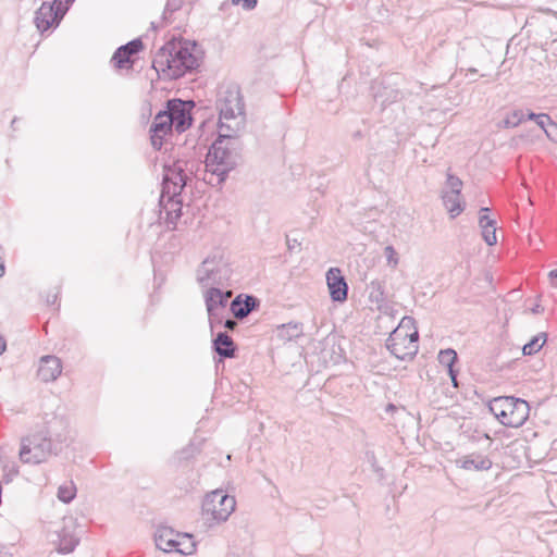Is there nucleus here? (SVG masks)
I'll use <instances>...</instances> for the list:
<instances>
[{"mask_svg":"<svg viewBox=\"0 0 557 557\" xmlns=\"http://www.w3.org/2000/svg\"><path fill=\"white\" fill-rule=\"evenodd\" d=\"M196 52V44L171 40L156 53L152 66L164 77L177 79L198 67L199 55Z\"/></svg>","mask_w":557,"mask_h":557,"instance_id":"nucleus-1","label":"nucleus"},{"mask_svg":"<svg viewBox=\"0 0 557 557\" xmlns=\"http://www.w3.org/2000/svg\"><path fill=\"white\" fill-rule=\"evenodd\" d=\"M237 136H223L219 129V137L210 147L206 157V173L203 181L212 186L221 185L227 174L235 169L239 160L236 147Z\"/></svg>","mask_w":557,"mask_h":557,"instance_id":"nucleus-2","label":"nucleus"},{"mask_svg":"<svg viewBox=\"0 0 557 557\" xmlns=\"http://www.w3.org/2000/svg\"><path fill=\"white\" fill-rule=\"evenodd\" d=\"M219 129L223 136H238L246 124L245 104L240 90L231 85L221 89L216 99Z\"/></svg>","mask_w":557,"mask_h":557,"instance_id":"nucleus-3","label":"nucleus"},{"mask_svg":"<svg viewBox=\"0 0 557 557\" xmlns=\"http://www.w3.org/2000/svg\"><path fill=\"white\" fill-rule=\"evenodd\" d=\"M236 508L234 496L223 490H214L206 494L201 504V519L208 529L226 522Z\"/></svg>","mask_w":557,"mask_h":557,"instance_id":"nucleus-4","label":"nucleus"},{"mask_svg":"<svg viewBox=\"0 0 557 557\" xmlns=\"http://www.w3.org/2000/svg\"><path fill=\"white\" fill-rule=\"evenodd\" d=\"M418 338L419 334L414 325V319L404 317L386 339V348L397 359H411L418 351Z\"/></svg>","mask_w":557,"mask_h":557,"instance_id":"nucleus-5","label":"nucleus"},{"mask_svg":"<svg viewBox=\"0 0 557 557\" xmlns=\"http://www.w3.org/2000/svg\"><path fill=\"white\" fill-rule=\"evenodd\" d=\"M232 274L228 260L221 250L210 253L198 267L196 280L202 288L224 286Z\"/></svg>","mask_w":557,"mask_h":557,"instance_id":"nucleus-6","label":"nucleus"},{"mask_svg":"<svg viewBox=\"0 0 557 557\" xmlns=\"http://www.w3.org/2000/svg\"><path fill=\"white\" fill-rule=\"evenodd\" d=\"M488 407L496 419L508 428H520L530 414L528 401L513 396L496 397L491 400Z\"/></svg>","mask_w":557,"mask_h":557,"instance_id":"nucleus-7","label":"nucleus"},{"mask_svg":"<svg viewBox=\"0 0 557 557\" xmlns=\"http://www.w3.org/2000/svg\"><path fill=\"white\" fill-rule=\"evenodd\" d=\"M195 162L177 160L172 165L164 168L161 201L166 197H180L182 190L193 178Z\"/></svg>","mask_w":557,"mask_h":557,"instance_id":"nucleus-8","label":"nucleus"},{"mask_svg":"<svg viewBox=\"0 0 557 557\" xmlns=\"http://www.w3.org/2000/svg\"><path fill=\"white\" fill-rule=\"evenodd\" d=\"M51 454L52 443L45 432H39L22 440L20 458L24 463H41Z\"/></svg>","mask_w":557,"mask_h":557,"instance_id":"nucleus-9","label":"nucleus"},{"mask_svg":"<svg viewBox=\"0 0 557 557\" xmlns=\"http://www.w3.org/2000/svg\"><path fill=\"white\" fill-rule=\"evenodd\" d=\"M232 297L231 290H222L219 287L207 288L203 292L206 309L211 331L215 324H222L227 313V302Z\"/></svg>","mask_w":557,"mask_h":557,"instance_id":"nucleus-10","label":"nucleus"},{"mask_svg":"<svg viewBox=\"0 0 557 557\" xmlns=\"http://www.w3.org/2000/svg\"><path fill=\"white\" fill-rule=\"evenodd\" d=\"M191 102L183 101L181 99H172L166 103V111L171 120L173 121V126L177 133L185 132L191 125Z\"/></svg>","mask_w":557,"mask_h":557,"instance_id":"nucleus-11","label":"nucleus"},{"mask_svg":"<svg viewBox=\"0 0 557 557\" xmlns=\"http://www.w3.org/2000/svg\"><path fill=\"white\" fill-rule=\"evenodd\" d=\"M61 1L54 0L53 3L44 2L35 13V25L40 33L48 30L54 24H59L64 12L58 7L54 9V3Z\"/></svg>","mask_w":557,"mask_h":557,"instance_id":"nucleus-12","label":"nucleus"},{"mask_svg":"<svg viewBox=\"0 0 557 557\" xmlns=\"http://www.w3.org/2000/svg\"><path fill=\"white\" fill-rule=\"evenodd\" d=\"M173 128V121L166 109L158 112L150 126V139L154 149H161L163 139L172 133Z\"/></svg>","mask_w":557,"mask_h":557,"instance_id":"nucleus-13","label":"nucleus"},{"mask_svg":"<svg viewBox=\"0 0 557 557\" xmlns=\"http://www.w3.org/2000/svg\"><path fill=\"white\" fill-rule=\"evenodd\" d=\"M326 283L333 301L343 302L347 299L348 285L338 268L326 272Z\"/></svg>","mask_w":557,"mask_h":557,"instance_id":"nucleus-14","label":"nucleus"},{"mask_svg":"<svg viewBox=\"0 0 557 557\" xmlns=\"http://www.w3.org/2000/svg\"><path fill=\"white\" fill-rule=\"evenodd\" d=\"M143 49L140 39H134L116 49L112 57V62L117 69H128L133 65L132 55L138 53Z\"/></svg>","mask_w":557,"mask_h":557,"instance_id":"nucleus-15","label":"nucleus"},{"mask_svg":"<svg viewBox=\"0 0 557 557\" xmlns=\"http://www.w3.org/2000/svg\"><path fill=\"white\" fill-rule=\"evenodd\" d=\"M61 373L62 362L58 357L48 355L40 358L37 374L42 382H53Z\"/></svg>","mask_w":557,"mask_h":557,"instance_id":"nucleus-16","label":"nucleus"},{"mask_svg":"<svg viewBox=\"0 0 557 557\" xmlns=\"http://www.w3.org/2000/svg\"><path fill=\"white\" fill-rule=\"evenodd\" d=\"M459 468L467 471H487L492 468V460L481 453H470L456 460Z\"/></svg>","mask_w":557,"mask_h":557,"instance_id":"nucleus-17","label":"nucleus"},{"mask_svg":"<svg viewBox=\"0 0 557 557\" xmlns=\"http://www.w3.org/2000/svg\"><path fill=\"white\" fill-rule=\"evenodd\" d=\"M57 540H52L58 544V552L61 554L72 553L78 544V537L74 534V527L67 525L55 532Z\"/></svg>","mask_w":557,"mask_h":557,"instance_id":"nucleus-18","label":"nucleus"},{"mask_svg":"<svg viewBox=\"0 0 557 557\" xmlns=\"http://www.w3.org/2000/svg\"><path fill=\"white\" fill-rule=\"evenodd\" d=\"M257 306L258 299L256 297L247 295L245 299H242V296L239 295L231 302L230 310L236 319H244Z\"/></svg>","mask_w":557,"mask_h":557,"instance_id":"nucleus-19","label":"nucleus"},{"mask_svg":"<svg viewBox=\"0 0 557 557\" xmlns=\"http://www.w3.org/2000/svg\"><path fill=\"white\" fill-rule=\"evenodd\" d=\"M442 200L451 219H455L465 210L466 203L461 199L460 193L442 190Z\"/></svg>","mask_w":557,"mask_h":557,"instance_id":"nucleus-20","label":"nucleus"},{"mask_svg":"<svg viewBox=\"0 0 557 557\" xmlns=\"http://www.w3.org/2000/svg\"><path fill=\"white\" fill-rule=\"evenodd\" d=\"M213 349L222 358H233L235 356V344L231 336L225 332H219L213 339Z\"/></svg>","mask_w":557,"mask_h":557,"instance_id":"nucleus-21","label":"nucleus"},{"mask_svg":"<svg viewBox=\"0 0 557 557\" xmlns=\"http://www.w3.org/2000/svg\"><path fill=\"white\" fill-rule=\"evenodd\" d=\"M164 211L166 212L168 223L174 224L182 214V200L180 197H166L165 201H161Z\"/></svg>","mask_w":557,"mask_h":557,"instance_id":"nucleus-22","label":"nucleus"},{"mask_svg":"<svg viewBox=\"0 0 557 557\" xmlns=\"http://www.w3.org/2000/svg\"><path fill=\"white\" fill-rule=\"evenodd\" d=\"M302 334V325L300 323L289 322L282 324L276 329V337L282 342H289Z\"/></svg>","mask_w":557,"mask_h":557,"instance_id":"nucleus-23","label":"nucleus"},{"mask_svg":"<svg viewBox=\"0 0 557 557\" xmlns=\"http://www.w3.org/2000/svg\"><path fill=\"white\" fill-rule=\"evenodd\" d=\"M176 536H177V532H175L172 528H168V527L159 528L154 535L156 546L159 549L166 552V547L171 541V537H176Z\"/></svg>","mask_w":557,"mask_h":557,"instance_id":"nucleus-24","label":"nucleus"},{"mask_svg":"<svg viewBox=\"0 0 557 557\" xmlns=\"http://www.w3.org/2000/svg\"><path fill=\"white\" fill-rule=\"evenodd\" d=\"M369 298L371 301L382 304L385 301V285L383 281L373 280L369 286Z\"/></svg>","mask_w":557,"mask_h":557,"instance_id":"nucleus-25","label":"nucleus"},{"mask_svg":"<svg viewBox=\"0 0 557 557\" xmlns=\"http://www.w3.org/2000/svg\"><path fill=\"white\" fill-rule=\"evenodd\" d=\"M176 539L180 540V542H177V546H178V554L181 555H191L195 553L196 550V543L194 541V537L193 535L188 534V533H180L177 532V536Z\"/></svg>","mask_w":557,"mask_h":557,"instance_id":"nucleus-26","label":"nucleus"},{"mask_svg":"<svg viewBox=\"0 0 557 557\" xmlns=\"http://www.w3.org/2000/svg\"><path fill=\"white\" fill-rule=\"evenodd\" d=\"M547 334L546 333H540L536 336H534L530 342L523 345L522 347V354L524 356H532L536 354L543 345L546 343Z\"/></svg>","mask_w":557,"mask_h":557,"instance_id":"nucleus-27","label":"nucleus"},{"mask_svg":"<svg viewBox=\"0 0 557 557\" xmlns=\"http://www.w3.org/2000/svg\"><path fill=\"white\" fill-rule=\"evenodd\" d=\"M75 495L76 487L73 484V482L61 485L58 490V498L65 504L71 503L74 499Z\"/></svg>","mask_w":557,"mask_h":557,"instance_id":"nucleus-28","label":"nucleus"},{"mask_svg":"<svg viewBox=\"0 0 557 557\" xmlns=\"http://www.w3.org/2000/svg\"><path fill=\"white\" fill-rule=\"evenodd\" d=\"M457 358V352L451 348L441 350L438 354V362L446 368L454 366Z\"/></svg>","mask_w":557,"mask_h":557,"instance_id":"nucleus-29","label":"nucleus"},{"mask_svg":"<svg viewBox=\"0 0 557 557\" xmlns=\"http://www.w3.org/2000/svg\"><path fill=\"white\" fill-rule=\"evenodd\" d=\"M462 185V181L459 177L451 173H447V178L443 190L461 194Z\"/></svg>","mask_w":557,"mask_h":557,"instance_id":"nucleus-30","label":"nucleus"},{"mask_svg":"<svg viewBox=\"0 0 557 557\" xmlns=\"http://www.w3.org/2000/svg\"><path fill=\"white\" fill-rule=\"evenodd\" d=\"M535 123L545 132V134L549 137L550 133L547 129L548 126L557 128V125L552 121L548 114L540 113L536 116Z\"/></svg>","mask_w":557,"mask_h":557,"instance_id":"nucleus-31","label":"nucleus"},{"mask_svg":"<svg viewBox=\"0 0 557 557\" xmlns=\"http://www.w3.org/2000/svg\"><path fill=\"white\" fill-rule=\"evenodd\" d=\"M523 120L522 111H513L502 123L506 128L518 126Z\"/></svg>","mask_w":557,"mask_h":557,"instance_id":"nucleus-32","label":"nucleus"},{"mask_svg":"<svg viewBox=\"0 0 557 557\" xmlns=\"http://www.w3.org/2000/svg\"><path fill=\"white\" fill-rule=\"evenodd\" d=\"M488 212L490 208L487 207H483L480 209L479 225L481 228H486L487 226L496 225L495 220L490 218Z\"/></svg>","mask_w":557,"mask_h":557,"instance_id":"nucleus-33","label":"nucleus"},{"mask_svg":"<svg viewBox=\"0 0 557 557\" xmlns=\"http://www.w3.org/2000/svg\"><path fill=\"white\" fill-rule=\"evenodd\" d=\"M384 256L389 267H392L393 269L397 268L399 263V258L397 251L393 246H386L384 248Z\"/></svg>","mask_w":557,"mask_h":557,"instance_id":"nucleus-34","label":"nucleus"},{"mask_svg":"<svg viewBox=\"0 0 557 557\" xmlns=\"http://www.w3.org/2000/svg\"><path fill=\"white\" fill-rule=\"evenodd\" d=\"M384 94L382 92H376L375 94V99H381L382 101V104L386 103V102H395L398 98V95L399 92L397 90H394V89H387L386 87H384Z\"/></svg>","mask_w":557,"mask_h":557,"instance_id":"nucleus-35","label":"nucleus"},{"mask_svg":"<svg viewBox=\"0 0 557 557\" xmlns=\"http://www.w3.org/2000/svg\"><path fill=\"white\" fill-rule=\"evenodd\" d=\"M481 231L482 237L488 246H493L497 243L496 225L487 226L486 228H481Z\"/></svg>","mask_w":557,"mask_h":557,"instance_id":"nucleus-36","label":"nucleus"},{"mask_svg":"<svg viewBox=\"0 0 557 557\" xmlns=\"http://www.w3.org/2000/svg\"><path fill=\"white\" fill-rule=\"evenodd\" d=\"M195 454V448L193 445H188L185 448L181 449L180 451H176L173 456L174 460L181 461V460H187L190 457H193Z\"/></svg>","mask_w":557,"mask_h":557,"instance_id":"nucleus-37","label":"nucleus"},{"mask_svg":"<svg viewBox=\"0 0 557 557\" xmlns=\"http://www.w3.org/2000/svg\"><path fill=\"white\" fill-rule=\"evenodd\" d=\"M235 5H242L246 11H250L256 8L258 0H232Z\"/></svg>","mask_w":557,"mask_h":557,"instance_id":"nucleus-38","label":"nucleus"},{"mask_svg":"<svg viewBox=\"0 0 557 557\" xmlns=\"http://www.w3.org/2000/svg\"><path fill=\"white\" fill-rule=\"evenodd\" d=\"M183 0H168L165 11L174 12L182 7Z\"/></svg>","mask_w":557,"mask_h":557,"instance_id":"nucleus-39","label":"nucleus"},{"mask_svg":"<svg viewBox=\"0 0 557 557\" xmlns=\"http://www.w3.org/2000/svg\"><path fill=\"white\" fill-rule=\"evenodd\" d=\"M177 542H180L178 539L176 537H171V541L166 547V552L165 553H178V546H177Z\"/></svg>","mask_w":557,"mask_h":557,"instance_id":"nucleus-40","label":"nucleus"},{"mask_svg":"<svg viewBox=\"0 0 557 557\" xmlns=\"http://www.w3.org/2000/svg\"><path fill=\"white\" fill-rule=\"evenodd\" d=\"M221 325L230 331H233L237 326V322L234 319H223Z\"/></svg>","mask_w":557,"mask_h":557,"instance_id":"nucleus-41","label":"nucleus"},{"mask_svg":"<svg viewBox=\"0 0 557 557\" xmlns=\"http://www.w3.org/2000/svg\"><path fill=\"white\" fill-rule=\"evenodd\" d=\"M549 282L552 286L557 287V270H552L548 273Z\"/></svg>","mask_w":557,"mask_h":557,"instance_id":"nucleus-42","label":"nucleus"},{"mask_svg":"<svg viewBox=\"0 0 557 557\" xmlns=\"http://www.w3.org/2000/svg\"><path fill=\"white\" fill-rule=\"evenodd\" d=\"M544 308L537 302L531 308V312L534 314L542 313Z\"/></svg>","mask_w":557,"mask_h":557,"instance_id":"nucleus-43","label":"nucleus"},{"mask_svg":"<svg viewBox=\"0 0 557 557\" xmlns=\"http://www.w3.org/2000/svg\"><path fill=\"white\" fill-rule=\"evenodd\" d=\"M7 349V342L5 339L0 336V355H2Z\"/></svg>","mask_w":557,"mask_h":557,"instance_id":"nucleus-44","label":"nucleus"},{"mask_svg":"<svg viewBox=\"0 0 557 557\" xmlns=\"http://www.w3.org/2000/svg\"><path fill=\"white\" fill-rule=\"evenodd\" d=\"M447 370H448V375L450 376V379L453 376H457V371L454 369V366L448 367Z\"/></svg>","mask_w":557,"mask_h":557,"instance_id":"nucleus-45","label":"nucleus"},{"mask_svg":"<svg viewBox=\"0 0 557 557\" xmlns=\"http://www.w3.org/2000/svg\"><path fill=\"white\" fill-rule=\"evenodd\" d=\"M536 116H539V114L533 113V112H530V113L528 114V119H529V120H533V121H535V120H536Z\"/></svg>","mask_w":557,"mask_h":557,"instance_id":"nucleus-46","label":"nucleus"},{"mask_svg":"<svg viewBox=\"0 0 557 557\" xmlns=\"http://www.w3.org/2000/svg\"><path fill=\"white\" fill-rule=\"evenodd\" d=\"M395 409H396V407H395L393 404H389V405H387V407H386V411H393V410H395Z\"/></svg>","mask_w":557,"mask_h":557,"instance_id":"nucleus-47","label":"nucleus"},{"mask_svg":"<svg viewBox=\"0 0 557 557\" xmlns=\"http://www.w3.org/2000/svg\"><path fill=\"white\" fill-rule=\"evenodd\" d=\"M451 382H453V385H454L455 387H458L457 376H453V377H451Z\"/></svg>","mask_w":557,"mask_h":557,"instance_id":"nucleus-48","label":"nucleus"},{"mask_svg":"<svg viewBox=\"0 0 557 557\" xmlns=\"http://www.w3.org/2000/svg\"><path fill=\"white\" fill-rule=\"evenodd\" d=\"M11 124L12 126H16V119H13Z\"/></svg>","mask_w":557,"mask_h":557,"instance_id":"nucleus-49","label":"nucleus"},{"mask_svg":"<svg viewBox=\"0 0 557 557\" xmlns=\"http://www.w3.org/2000/svg\"><path fill=\"white\" fill-rule=\"evenodd\" d=\"M11 124L12 126H16V119H13Z\"/></svg>","mask_w":557,"mask_h":557,"instance_id":"nucleus-50","label":"nucleus"},{"mask_svg":"<svg viewBox=\"0 0 557 557\" xmlns=\"http://www.w3.org/2000/svg\"><path fill=\"white\" fill-rule=\"evenodd\" d=\"M360 136H361V132H357V133L355 134V137H360Z\"/></svg>","mask_w":557,"mask_h":557,"instance_id":"nucleus-51","label":"nucleus"}]
</instances>
